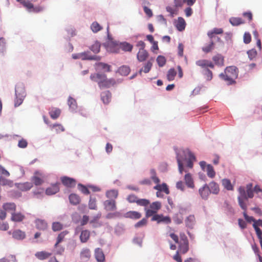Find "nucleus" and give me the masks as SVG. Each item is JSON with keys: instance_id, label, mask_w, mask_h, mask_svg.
I'll return each instance as SVG.
<instances>
[{"instance_id": "f257e3e1", "label": "nucleus", "mask_w": 262, "mask_h": 262, "mask_svg": "<svg viewBox=\"0 0 262 262\" xmlns=\"http://www.w3.org/2000/svg\"><path fill=\"white\" fill-rule=\"evenodd\" d=\"M177 152V160L178 164L179 171L182 173L184 171L183 161L185 160L187 162V166L189 168L193 167V162L195 161L194 155L188 149L179 151Z\"/></svg>"}, {"instance_id": "f03ea898", "label": "nucleus", "mask_w": 262, "mask_h": 262, "mask_svg": "<svg viewBox=\"0 0 262 262\" xmlns=\"http://www.w3.org/2000/svg\"><path fill=\"white\" fill-rule=\"evenodd\" d=\"M91 79L97 83L100 89L109 88L116 84L114 78H107L106 75L103 73H94L90 76Z\"/></svg>"}, {"instance_id": "7ed1b4c3", "label": "nucleus", "mask_w": 262, "mask_h": 262, "mask_svg": "<svg viewBox=\"0 0 262 262\" xmlns=\"http://www.w3.org/2000/svg\"><path fill=\"white\" fill-rule=\"evenodd\" d=\"M219 76L228 84H231L235 83V79L238 76V69L235 66L227 67L225 70L224 73H221Z\"/></svg>"}, {"instance_id": "20e7f679", "label": "nucleus", "mask_w": 262, "mask_h": 262, "mask_svg": "<svg viewBox=\"0 0 262 262\" xmlns=\"http://www.w3.org/2000/svg\"><path fill=\"white\" fill-rule=\"evenodd\" d=\"M162 204L160 202L156 201L150 204L149 208H145V217L148 218L157 214L158 211L161 208Z\"/></svg>"}, {"instance_id": "39448f33", "label": "nucleus", "mask_w": 262, "mask_h": 262, "mask_svg": "<svg viewBox=\"0 0 262 262\" xmlns=\"http://www.w3.org/2000/svg\"><path fill=\"white\" fill-rule=\"evenodd\" d=\"M16 98L14 100V106L17 107L23 102L25 97V90L23 85H17L15 88Z\"/></svg>"}, {"instance_id": "423d86ee", "label": "nucleus", "mask_w": 262, "mask_h": 262, "mask_svg": "<svg viewBox=\"0 0 262 262\" xmlns=\"http://www.w3.org/2000/svg\"><path fill=\"white\" fill-rule=\"evenodd\" d=\"M178 251L181 254H185L189 250V242L187 236L183 234L181 235L180 241L179 242Z\"/></svg>"}, {"instance_id": "0eeeda50", "label": "nucleus", "mask_w": 262, "mask_h": 262, "mask_svg": "<svg viewBox=\"0 0 262 262\" xmlns=\"http://www.w3.org/2000/svg\"><path fill=\"white\" fill-rule=\"evenodd\" d=\"M151 221H156L158 224L161 223L169 224L171 220L169 216H164L162 214H157L154 215L151 219Z\"/></svg>"}, {"instance_id": "6e6552de", "label": "nucleus", "mask_w": 262, "mask_h": 262, "mask_svg": "<svg viewBox=\"0 0 262 262\" xmlns=\"http://www.w3.org/2000/svg\"><path fill=\"white\" fill-rule=\"evenodd\" d=\"M223 33V30L222 28H215L207 33V35L210 39H215L217 41H221V38L216 36L215 34H221Z\"/></svg>"}, {"instance_id": "1a4fd4ad", "label": "nucleus", "mask_w": 262, "mask_h": 262, "mask_svg": "<svg viewBox=\"0 0 262 262\" xmlns=\"http://www.w3.org/2000/svg\"><path fill=\"white\" fill-rule=\"evenodd\" d=\"M62 184L67 187H74L76 185V180L74 179L64 176L61 178Z\"/></svg>"}, {"instance_id": "9d476101", "label": "nucleus", "mask_w": 262, "mask_h": 262, "mask_svg": "<svg viewBox=\"0 0 262 262\" xmlns=\"http://www.w3.org/2000/svg\"><path fill=\"white\" fill-rule=\"evenodd\" d=\"M73 58L74 59L80 58L81 59H89V60H99L100 57L97 56H89L86 52L79 53L77 55H73Z\"/></svg>"}, {"instance_id": "9b49d317", "label": "nucleus", "mask_w": 262, "mask_h": 262, "mask_svg": "<svg viewBox=\"0 0 262 262\" xmlns=\"http://www.w3.org/2000/svg\"><path fill=\"white\" fill-rule=\"evenodd\" d=\"M25 8L30 12L38 13L42 11L43 7L40 6L34 7L33 4L30 3H25Z\"/></svg>"}, {"instance_id": "f8f14e48", "label": "nucleus", "mask_w": 262, "mask_h": 262, "mask_svg": "<svg viewBox=\"0 0 262 262\" xmlns=\"http://www.w3.org/2000/svg\"><path fill=\"white\" fill-rule=\"evenodd\" d=\"M199 192L201 197L204 200H207L210 193L209 188L207 184L200 188L199 190Z\"/></svg>"}, {"instance_id": "ddd939ff", "label": "nucleus", "mask_w": 262, "mask_h": 262, "mask_svg": "<svg viewBox=\"0 0 262 262\" xmlns=\"http://www.w3.org/2000/svg\"><path fill=\"white\" fill-rule=\"evenodd\" d=\"M8 234H12V237L17 240H22L26 237L25 232L19 229L15 230L12 233H11V231H9Z\"/></svg>"}, {"instance_id": "4468645a", "label": "nucleus", "mask_w": 262, "mask_h": 262, "mask_svg": "<svg viewBox=\"0 0 262 262\" xmlns=\"http://www.w3.org/2000/svg\"><path fill=\"white\" fill-rule=\"evenodd\" d=\"M59 183L52 184L50 187L46 189V193L47 195H53L57 193L59 191Z\"/></svg>"}, {"instance_id": "2eb2a0df", "label": "nucleus", "mask_w": 262, "mask_h": 262, "mask_svg": "<svg viewBox=\"0 0 262 262\" xmlns=\"http://www.w3.org/2000/svg\"><path fill=\"white\" fill-rule=\"evenodd\" d=\"M25 219V215L21 212H12L11 220L14 222H21Z\"/></svg>"}, {"instance_id": "dca6fc26", "label": "nucleus", "mask_w": 262, "mask_h": 262, "mask_svg": "<svg viewBox=\"0 0 262 262\" xmlns=\"http://www.w3.org/2000/svg\"><path fill=\"white\" fill-rule=\"evenodd\" d=\"M104 208L107 211H114L116 209L115 200H106L104 202Z\"/></svg>"}, {"instance_id": "f3484780", "label": "nucleus", "mask_w": 262, "mask_h": 262, "mask_svg": "<svg viewBox=\"0 0 262 262\" xmlns=\"http://www.w3.org/2000/svg\"><path fill=\"white\" fill-rule=\"evenodd\" d=\"M95 256L98 262H104L105 256L103 251L100 248H96L95 250Z\"/></svg>"}, {"instance_id": "a211bd4d", "label": "nucleus", "mask_w": 262, "mask_h": 262, "mask_svg": "<svg viewBox=\"0 0 262 262\" xmlns=\"http://www.w3.org/2000/svg\"><path fill=\"white\" fill-rule=\"evenodd\" d=\"M3 209L6 212H14L16 209V206L14 203H5L2 206Z\"/></svg>"}, {"instance_id": "6ab92c4d", "label": "nucleus", "mask_w": 262, "mask_h": 262, "mask_svg": "<svg viewBox=\"0 0 262 262\" xmlns=\"http://www.w3.org/2000/svg\"><path fill=\"white\" fill-rule=\"evenodd\" d=\"M36 227L40 230H45L47 228L48 224L47 222L41 219H36L35 221Z\"/></svg>"}, {"instance_id": "aec40b11", "label": "nucleus", "mask_w": 262, "mask_h": 262, "mask_svg": "<svg viewBox=\"0 0 262 262\" xmlns=\"http://www.w3.org/2000/svg\"><path fill=\"white\" fill-rule=\"evenodd\" d=\"M51 255V253L45 251L37 252L35 254V257L40 260L46 259L50 257Z\"/></svg>"}, {"instance_id": "412c9836", "label": "nucleus", "mask_w": 262, "mask_h": 262, "mask_svg": "<svg viewBox=\"0 0 262 262\" xmlns=\"http://www.w3.org/2000/svg\"><path fill=\"white\" fill-rule=\"evenodd\" d=\"M186 27V22L184 19L181 17H179L178 18L177 22L176 23V27L179 31H183Z\"/></svg>"}, {"instance_id": "4be33fe9", "label": "nucleus", "mask_w": 262, "mask_h": 262, "mask_svg": "<svg viewBox=\"0 0 262 262\" xmlns=\"http://www.w3.org/2000/svg\"><path fill=\"white\" fill-rule=\"evenodd\" d=\"M49 113L52 119H56L60 115L61 110L57 107H52Z\"/></svg>"}, {"instance_id": "5701e85b", "label": "nucleus", "mask_w": 262, "mask_h": 262, "mask_svg": "<svg viewBox=\"0 0 262 262\" xmlns=\"http://www.w3.org/2000/svg\"><path fill=\"white\" fill-rule=\"evenodd\" d=\"M141 216L142 215L140 212L135 211H129L125 214V217L135 220L139 219Z\"/></svg>"}, {"instance_id": "b1692460", "label": "nucleus", "mask_w": 262, "mask_h": 262, "mask_svg": "<svg viewBox=\"0 0 262 262\" xmlns=\"http://www.w3.org/2000/svg\"><path fill=\"white\" fill-rule=\"evenodd\" d=\"M15 185L18 189L22 191H27L30 189L33 186L32 183L30 182L15 184Z\"/></svg>"}, {"instance_id": "393cba45", "label": "nucleus", "mask_w": 262, "mask_h": 262, "mask_svg": "<svg viewBox=\"0 0 262 262\" xmlns=\"http://www.w3.org/2000/svg\"><path fill=\"white\" fill-rule=\"evenodd\" d=\"M148 56V52L145 50H139L137 54V59L140 62H142L147 59Z\"/></svg>"}, {"instance_id": "a878e982", "label": "nucleus", "mask_w": 262, "mask_h": 262, "mask_svg": "<svg viewBox=\"0 0 262 262\" xmlns=\"http://www.w3.org/2000/svg\"><path fill=\"white\" fill-rule=\"evenodd\" d=\"M90 237V232L88 230H82L80 235V240L81 243H86Z\"/></svg>"}, {"instance_id": "bb28decb", "label": "nucleus", "mask_w": 262, "mask_h": 262, "mask_svg": "<svg viewBox=\"0 0 262 262\" xmlns=\"http://www.w3.org/2000/svg\"><path fill=\"white\" fill-rule=\"evenodd\" d=\"M212 60L214 62L215 64L218 66H224V57L221 54H217L212 57Z\"/></svg>"}, {"instance_id": "cd10ccee", "label": "nucleus", "mask_w": 262, "mask_h": 262, "mask_svg": "<svg viewBox=\"0 0 262 262\" xmlns=\"http://www.w3.org/2000/svg\"><path fill=\"white\" fill-rule=\"evenodd\" d=\"M208 187L209 188L210 193L215 194L219 193L220 191V188L219 185L216 183L211 182L209 183Z\"/></svg>"}, {"instance_id": "c85d7f7f", "label": "nucleus", "mask_w": 262, "mask_h": 262, "mask_svg": "<svg viewBox=\"0 0 262 262\" xmlns=\"http://www.w3.org/2000/svg\"><path fill=\"white\" fill-rule=\"evenodd\" d=\"M157 184L154 187L155 189L158 190V191H163L167 194L169 193L168 188L166 183H163L161 185L159 183Z\"/></svg>"}, {"instance_id": "c756f323", "label": "nucleus", "mask_w": 262, "mask_h": 262, "mask_svg": "<svg viewBox=\"0 0 262 262\" xmlns=\"http://www.w3.org/2000/svg\"><path fill=\"white\" fill-rule=\"evenodd\" d=\"M229 21L232 26H237L245 24V21L240 17H233L229 19Z\"/></svg>"}, {"instance_id": "7c9ffc66", "label": "nucleus", "mask_w": 262, "mask_h": 262, "mask_svg": "<svg viewBox=\"0 0 262 262\" xmlns=\"http://www.w3.org/2000/svg\"><path fill=\"white\" fill-rule=\"evenodd\" d=\"M69 199L70 202L74 205L78 204L80 202V197L75 193L71 194L69 195Z\"/></svg>"}, {"instance_id": "2f4dec72", "label": "nucleus", "mask_w": 262, "mask_h": 262, "mask_svg": "<svg viewBox=\"0 0 262 262\" xmlns=\"http://www.w3.org/2000/svg\"><path fill=\"white\" fill-rule=\"evenodd\" d=\"M184 180L186 185L190 188H194V185L193 179L190 173H187L185 174Z\"/></svg>"}, {"instance_id": "473e14b6", "label": "nucleus", "mask_w": 262, "mask_h": 262, "mask_svg": "<svg viewBox=\"0 0 262 262\" xmlns=\"http://www.w3.org/2000/svg\"><path fill=\"white\" fill-rule=\"evenodd\" d=\"M101 100L104 104L110 102L111 98V94L109 91H105L101 93Z\"/></svg>"}, {"instance_id": "72a5a7b5", "label": "nucleus", "mask_w": 262, "mask_h": 262, "mask_svg": "<svg viewBox=\"0 0 262 262\" xmlns=\"http://www.w3.org/2000/svg\"><path fill=\"white\" fill-rule=\"evenodd\" d=\"M214 48L213 39H210L209 44L205 45L202 48V50L206 53L211 52Z\"/></svg>"}, {"instance_id": "f704fd0d", "label": "nucleus", "mask_w": 262, "mask_h": 262, "mask_svg": "<svg viewBox=\"0 0 262 262\" xmlns=\"http://www.w3.org/2000/svg\"><path fill=\"white\" fill-rule=\"evenodd\" d=\"M0 184L2 186L12 187L13 186V182L11 180L5 178L3 176H0Z\"/></svg>"}, {"instance_id": "c9c22d12", "label": "nucleus", "mask_w": 262, "mask_h": 262, "mask_svg": "<svg viewBox=\"0 0 262 262\" xmlns=\"http://www.w3.org/2000/svg\"><path fill=\"white\" fill-rule=\"evenodd\" d=\"M119 47L120 49H121L122 50L124 51H128L130 52L133 49V46L126 42H124L122 43H120L119 45Z\"/></svg>"}, {"instance_id": "e433bc0d", "label": "nucleus", "mask_w": 262, "mask_h": 262, "mask_svg": "<svg viewBox=\"0 0 262 262\" xmlns=\"http://www.w3.org/2000/svg\"><path fill=\"white\" fill-rule=\"evenodd\" d=\"M117 72L121 75L127 76L130 72V68L128 66H123L118 69Z\"/></svg>"}, {"instance_id": "4c0bfd02", "label": "nucleus", "mask_w": 262, "mask_h": 262, "mask_svg": "<svg viewBox=\"0 0 262 262\" xmlns=\"http://www.w3.org/2000/svg\"><path fill=\"white\" fill-rule=\"evenodd\" d=\"M91 251L88 248H84L80 252V258L81 259H89L91 257Z\"/></svg>"}, {"instance_id": "58836bf2", "label": "nucleus", "mask_w": 262, "mask_h": 262, "mask_svg": "<svg viewBox=\"0 0 262 262\" xmlns=\"http://www.w3.org/2000/svg\"><path fill=\"white\" fill-rule=\"evenodd\" d=\"M222 183L224 187L228 190H233V186L231 184L230 181L227 179L222 180Z\"/></svg>"}, {"instance_id": "ea45409f", "label": "nucleus", "mask_w": 262, "mask_h": 262, "mask_svg": "<svg viewBox=\"0 0 262 262\" xmlns=\"http://www.w3.org/2000/svg\"><path fill=\"white\" fill-rule=\"evenodd\" d=\"M177 74V72L174 68L170 69L167 74V79L169 81L174 80V77Z\"/></svg>"}, {"instance_id": "a19ab883", "label": "nucleus", "mask_w": 262, "mask_h": 262, "mask_svg": "<svg viewBox=\"0 0 262 262\" xmlns=\"http://www.w3.org/2000/svg\"><path fill=\"white\" fill-rule=\"evenodd\" d=\"M238 202L239 206L244 211H246L247 206V202L248 201L247 198H238Z\"/></svg>"}, {"instance_id": "79ce46f5", "label": "nucleus", "mask_w": 262, "mask_h": 262, "mask_svg": "<svg viewBox=\"0 0 262 262\" xmlns=\"http://www.w3.org/2000/svg\"><path fill=\"white\" fill-rule=\"evenodd\" d=\"M98 68L100 70H104L106 72H111V66L103 62H99L96 64Z\"/></svg>"}, {"instance_id": "37998d69", "label": "nucleus", "mask_w": 262, "mask_h": 262, "mask_svg": "<svg viewBox=\"0 0 262 262\" xmlns=\"http://www.w3.org/2000/svg\"><path fill=\"white\" fill-rule=\"evenodd\" d=\"M118 195V192L116 190H111L107 191L106 193V195L109 199H116Z\"/></svg>"}, {"instance_id": "c03bdc74", "label": "nucleus", "mask_w": 262, "mask_h": 262, "mask_svg": "<svg viewBox=\"0 0 262 262\" xmlns=\"http://www.w3.org/2000/svg\"><path fill=\"white\" fill-rule=\"evenodd\" d=\"M69 233L67 231H64L60 233L57 238V242L56 244H55V247H56L58 244H59L60 243H61L63 238H64V236Z\"/></svg>"}, {"instance_id": "a18cd8bd", "label": "nucleus", "mask_w": 262, "mask_h": 262, "mask_svg": "<svg viewBox=\"0 0 262 262\" xmlns=\"http://www.w3.org/2000/svg\"><path fill=\"white\" fill-rule=\"evenodd\" d=\"M206 171L207 176L209 177L213 178L215 177V172L213 169V167L211 165H207Z\"/></svg>"}, {"instance_id": "49530a36", "label": "nucleus", "mask_w": 262, "mask_h": 262, "mask_svg": "<svg viewBox=\"0 0 262 262\" xmlns=\"http://www.w3.org/2000/svg\"><path fill=\"white\" fill-rule=\"evenodd\" d=\"M91 28L94 33H97L102 29V27L97 21H94L92 24Z\"/></svg>"}, {"instance_id": "de8ad7c7", "label": "nucleus", "mask_w": 262, "mask_h": 262, "mask_svg": "<svg viewBox=\"0 0 262 262\" xmlns=\"http://www.w3.org/2000/svg\"><path fill=\"white\" fill-rule=\"evenodd\" d=\"M152 67V63L150 61H148L146 62L145 66L143 67V69H141L139 71V73L141 74L142 71H143L145 73H147L149 72Z\"/></svg>"}, {"instance_id": "09e8293b", "label": "nucleus", "mask_w": 262, "mask_h": 262, "mask_svg": "<svg viewBox=\"0 0 262 262\" xmlns=\"http://www.w3.org/2000/svg\"><path fill=\"white\" fill-rule=\"evenodd\" d=\"M186 225L188 227H191L195 222V217L193 215L188 216L186 221Z\"/></svg>"}, {"instance_id": "8fccbe9b", "label": "nucleus", "mask_w": 262, "mask_h": 262, "mask_svg": "<svg viewBox=\"0 0 262 262\" xmlns=\"http://www.w3.org/2000/svg\"><path fill=\"white\" fill-rule=\"evenodd\" d=\"M32 182L36 185L38 186L41 185L43 181V180L37 176H34L31 179Z\"/></svg>"}, {"instance_id": "3c124183", "label": "nucleus", "mask_w": 262, "mask_h": 262, "mask_svg": "<svg viewBox=\"0 0 262 262\" xmlns=\"http://www.w3.org/2000/svg\"><path fill=\"white\" fill-rule=\"evenodd\" d=\"M100 44L98 41L95 42L90 48V49L95 53H98L100 51Z\"/></svg>"}, {"instance_id": "603ef678", "label": "nucleus", "mask_w": 262, "mask_h": 262, "mask_svg": "<svg viewBox=\"0 0 262 262\" xmlns=\"http://www.w3.org/2000/svg\"><path fill=\"white\" fill-rule=\"evenodd\" d=\"M151 174V179L156 184H158L160 183V181L158 177H157L156 170L154 169H152L150 171Z\"/></svg>"}, {"instance_id": "864d4df0", "label": "nucleus", "mask_w": 262, "mask_h": 262, "mask_svg": "<svg viewBox=\"0 0 262 262\" xmlns=\"http://www.w3.org/2000/svg\"><path fill=\"white\" fill-rule=\"evenodd\" d=\"M89 207L90 209L96 210L97 209V205H96V200L95 198H92L90 197V201L89 202Z\"/></svg>"}, {"instance_id": "5fc2aeb1", "label": "nucleus", "mask_w": 262, "mask_h": 262, "mask_svg": "<svg viewBox=\"0 0 262 262\" xmlns=\"http://www.w3.org/2000/svg\"><path fill=\"white\" fill-rule=\"evenodd\" d=\"M52 228L54 231H58L62 229L63 225L59 222H54L52 224Z\"/></svg>"}, {"instance_id": "6e6d98bb", "label": "nucleus", "mask_w": 262, "mask_h": 262, "mask_svg": "<svg viewBox=\"0 0 262 262\" xmlns=\"http://www.w3.org/2000/svg\"><path fill=\"white\" fill-rule=\"evenodd\" d=\"M137 204L138 205H140L141 206L146 207L150 204V202L148 200H147L145 199H138V201H137Z\"/></svg>"}, {"instance_id": "4d7b16f0", "label": "nucleus", "mask_w": 262, "mask_h": 262, "mask_svg": "<svg viewBox=\"0 0 262 262\" xmlns=\"http://www.w3.org/2000/svg\"><path fill=\"white\" fill-rule=\"evenodd\" d=\"M157 61L159 67H163L166 63L165 58L161 55L158 56L157 58Z\"/></svg>"}, {"instance_id": "13d9d810", "label": "nucleus", "mask_w": 262, "mask_h": 262, "mask_svg": "<svg viewBox=\"0 0 262 262\" xmlns=\"http://www.w3.org/2000/svg\"><path fill=\"white\" fill-rule=\"evenodd\" d=\"M10 175V172L0 164V176L8 177Z\"/></svg>"}, {"instance_id": "bf43d9fd", "label": "nucleus", "mask_w": 262, "mask_h": 262, "mask_svg": "<svg viewBox=\"0 0 262 262\" xmlns=\"http://www.w3.org/2000/svg\"><path fill=\"white\" fill-rule=\"evenodd\" d=\"M208 60L202 59L196 61L195 63L197 66L203 68H207Z\"/></svg>"}, {"instance_id": "052dcab7", "label": "nucleus", "mask_w": 262, "mask_h": 262, "mask_svg": "<svg viewBox=\"0 0 262 262\" xmlns=\"http://www.w3.org/2000/svg\"><path fill=\"white\" fill-rule=\"evenodd\" d=\"M68 105L70 108L75 109L76 107V101L75 99L71 97H69L68 99Z\"/></svg>"}, {"instance_id": "680f3d73", "label": "nucleus", "mask_w": 262, "mask_h": 262, "mask_svg": "<svg viewBox=\"0 0 262 262\" xmlns=\"http://www.w3.org/2000/svg\"><path fill=\"white\" fill-rule=\"evenodd\" d=\"M238 191L239 193V195L238 196V198H247L246 195V191L245 190L244 187L240 186L238 189Z\"/></svg>"}, {"instance_id": "e2e57ef3", "label": "nucleus", "mask_w": 262, "mask_h": 262, "mask_svg": "<svg viewBox=\"0 0 262 262\" xmlns=\"http://www.w3.org/2000/svg\"><path fill=\"white\" fill-rule=\"evenodd\" d=\"M253 227L254 228L259 240L262 239V231L256 224H253Z\"/></svg>"}, {"instance_id": "0e129e2a", "label": "nucleus", "mask_w": 262, "mask_h": 262, "mask_svg": "<svg viewBox=\"0 0 262 262\" xmlns=\"http://www.w3.org/2000/svg\"><path fill=\"white\" fill-rule=\"evenodd\" d=\"M147 223V220L146 217L143 218L141 220H140V221L137 222L135 225V228L141 227L146 225Z\"/></svg>"}, {"instance_id": "69168bd1", "label": "nucleus", "mask_w": 262, "mask_h": 262, "mask_svg": "<svg viewBox=\"0 0 262 262\" xmlns=\"http://www.w3.org/2000/svg\"><path fill=\"white\" fill-rule=\"evenodd\" d=\"M52 128H54L57 133L64 131V128L60 124H54L52 125Z\"/></svg>"}, {"instance_id": "338daca9", "label": "nucleus", "mask_w": 262, "mask_h": 262, "mask_svg": "<svg viewBox=\"0 0 262 262\" xmlns=\"http://www.w3.org/2000/svg\"><path fill=\"white\" fill-rule=\"evenodd\" d=\"M78 186L79 189L83 194H89L90 193V191L89 190L88 188L86 187H85V186H84V185H82L81 184H79Z\"/></svg>"}, {"instance_id": "774afa93", "label": "nucleus", "mask_w": 262, "mask_h": 262, "mask_svg": "<svg viewBox=\"0 0 262 262\" xmlns=\"http://www.w3.org/2000/svg\"><path fill=\"white\" fill-rule=\"evenodd\" d=\"M247 54L248 55L249 58L250 60L253 59L254 58H255L257 55V52L254 49H252L247 52Z\"/></svg>"}]
</instances>
